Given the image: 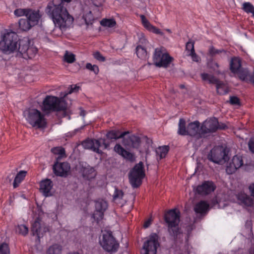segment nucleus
<instances>
[{"label": "nucleus", "mask_w": 254, "mask_h": 254, "mask_svg": "<svg viewBox=\"0 0 254 254\" xmlns=\"http://www.w3.org/2000/svg\"><path fill=\"white\" fill-rule=\"evenodd\" d=\"M62 2L61 0H52L48 3L46 8L48 15L52 18L55 25L61 29L69 26L74 20L66 8L61 5Z\"/></svg>", "instance_id": "obj_1"}, {"label": "nucleus", "mask_w": 254, "mask_h": 254, "mask_svg": "<svg viewBox=\"0 0 254 254\" xmlns=\"http://www.w3.org/2000/svg\"><path fill=\"white\" fill-rule=\"evenodd\" d=\"M67 104L64 97L59 98L53 96H47L42 102L41 109L48 115L53 112L65 111Z\"/></svg>", "instance_id": "obj_2"}, {"label": "nucleus", "mask_w": 254, "mask_h": 254, "mask_svg": "<svg viewBox=\"0 0 254 254\" xmlns=\"http://www.w3.org/2000/svg\"><path fill=\"white\" fill-rule=\"evenodd\" d=\"M181 213L177 209H172L166 211L164 219L168 227L170 235L176 240L178 235L180 233L179 223L180 222Z\"/></svg>", "instance_id": "obj_3"}, {"label": "nucleus", "mask_w": 254, "mask_h": 254, "mask_svg": "<svg viewBox=\"0 0 254 254\" xmlns=\"http://www.w3.org/2000/svg\"><path fill=\"white\" fill-rule=\"evenodd\" d=\"M27 122L33 127L44 129L47 127V119L45 118L46 115L39 110L34 108H28L23 112Z\"/></svg>", "instance_id": "obj_4"}, {"label": "nucleus", "mask_w": 254, "mask_h": 254, "mask_svg": "<svg viewBox=\"0 0 254 254\" xmlns=\"http://www.w3.org/2000/svg\"><path fill=\"white\" fill-rule=\"evenodd\" d=\"M18 41V36L16 32H7L2 36L0 49L4 52H13L17 49Z\"/></svg>", "instance_id": "obj_5"}, {"label": "nucleus", "mask_w": 254, "mask_h": 254, "mask_svg": "<svg viewBox=\"0 0 254 254\" xmlns=\"http://www.w3.org/2000/svg\"><path fill=\"white\" fill-rule=\"evenodd\" d=\"M145 173L143 163L141 161L135 164L128 174L129 183L133 188L139 187L145 177Z\"/></svg>", "instance_id": "obj_6"}, {"label": "nucleus", "mask_w": 254, "mask_h": 254, "mask_svg": "<svg viewBox=\"0 0 254 254\" xmlns=\"http://www.w3.org/2000/svg\"><path fill=\"white\" fill-rule=\"evenodd\" d=\"M164 51L165 49L163 47L157 48L155 49L153 55V64L157 67L167 68L174 61V58Z\"/></svg>", "instance_id": "obj_7"}, {"label": "nucleus", "mask_w": 254, "mask_h": 254, "mask_svg": "<svg viewBox=\"0 0 254 254\" xmlns=\"http://www.w3.org/2000/svg\"><path fill=\"white\" fill-rule=\"evenodd\" d=\"M207 158L215 163L223 164L229 159L228 151L226 147L222 146L214 147L208 153Z\"/></svg>", "instance_id": "obj_8"}, {"label": "nucleus", "mask_w": 254, "mask_h": 254, "mask_svg": "<svg viewBox=\"0 0 254 254\" xmlns=\"http://www.w3.org/2000/svg\"><path fill=\"white\" fill-rule=\"evenodd\" d=\"M99 243L105 251L111 253L116 252L119 246V243L113 236V233L111 231H105L104 232Z\"/></svg>", "instance_id": "obj_9"}, {"label": "nucleus", "mask_w": 254, "mask_h": 254, "mask_svg": "<svg viewBox=\"0 0 254 254\" xmlns=\"http://www.w3.org/2000/svg\"><path fill=\"white\" fill-rule=\"evenodd\" d=\"M82 145L85 149H90L98 154H102L103 151L99 148L103 147V149L108 148L110 146V142L102 138L98 139H88L83 141Z\"/></svg>", "instance_id": "obj_10"}, {"label": "nucleus", "mask_w": 254, "mask_h": 254, "mask_svg": "<svg viewBox=\"0 0 254 254\" xmlns=\"http://www.w3.org/2000/svg\"><path fill=\"white\" fill-rule=\"evenodd\" d=\"M44 214L42 210H40L39 216L35 220L31 226V233L33 236H36V241L37 243H40V239L42 238L45 233L49 231L47 227L45 226L40 217V214Z\"/></svg>", "instance_id": "obj_11"}, {"label": "nucleus", "mask_w": 254, "mask_h": 254, "mask_svg": "<svg viewBox=\"0 0 254 254\" xmlns=\"http://www.w3.org/2000/svg\"><path fill=\"white\" fill-rule=\"evenodd\" d=\"M159 246L158 236L156 233L151 234L144 242L142 254H156L157 249Z\"/></svg>", "instance_id": "obj_12"}, {"label": "nucleus", "mask_w": 254, "mask_h": 254, "mask_svg": "<svg viewBox=\"0 0 254 254\" xmlns=\"http://www.w3.org/2000/svg\"><path fill=\"white\" fill-rule=\"evenodd\" d=\"M53 169L57 176L66 177L70 171V166L67 162H59L56 160L53 165Z\"/></svg>", "instance_id": "obj_13"}, {"label": "nucleus", "mask_w": 254, "mask_h": 254, "mask_svg": "<svg viewBox=\"0 0 254 254\" xmlns=\"http://www.w3.org/2000/svg\"><path fill=\"white\" fill-rule=\"evenodd\" d=\"M215 189L216 186L213 182L205 181L196 187L195 191L198 194L206 195L214 191Z\"/></svg>", "instance_id": "obj_14"}, {"label": "nucleus", "mask_w": 254, "mask_h": 254, "mask_svg": "<svg viewBox=\"0 0 254 254\" xmlns=\"http://www.w3.org/2000/svg\"><path fill=\"white\" fill-rule=\"evenodd\" d=\"M244 164L242 157L235 155L231 161L227 164L226 171L228 174H232Z\"/></svg>", "instance_id": "obj_15"}, {"label": "nucleus", "mask_w": 254, "mask_h": 254, "mask_svg": "<svg viewBox=\"0 0 254 254\" xmlns=\"http://www.w3.org/2000/svg\"><path fill=\"white\" fill-rule=\"evenodd\" d=\"M53 187V183L50 179H46L40 182V191L46 197L52 195L51 190Z\"/></svg>", "instance_id": "obj_16"}, {"label": "nucleus", "mask_w": 254, "mask_h": 254, "mask_svg": "<svg viewBox=\"0 0 254 254\" xmlns=\"http://www.w3.org/2000/svg\"><path fill=\"white\" fill-rule=\"evenodd\" d=\"M123 143L133 148L138 149L141 143L140 138L135 135H131L127 138H123Z\"/></svg>", "instance_id": "obj_17"}, {"label": "nucleus", "mask_w": 254, "mask_h": 254, "mask_svg": "<svg viewBox=\"0 0 254 254\" xmlns=\"http://www.w3.org/2000/svg\"><path fill=\"white\" fill-rule=\"evenodd\" d=\"M128 133V131L121 132L119 130H111L107 132L106 135V138L105 139L109 141L110 144L112 142L118 139L124 138L125 135Z\"/></svg>", "instance_id": "obj_18"}, {"label": "nucleus", "mask_w": 254, "mask_h": 254, "mask_svg": "<svg viewBox=\"0 0 254 254\" xmlns=\"http://www.w3.org/2000/svg\"><path fill=\"white\" fill-rule=\"evenodd\" d=\"M80 172L82 177L87 180L94 179L96 176V172L94 168L89 165L87 166H82Z\"/></svg>", "instance_id": "obj_19"}, {"label": "nucleus", "mask_w": 254, "mask_h": 254, "mask_svg": "<svg viewBox=\"0 0 254 254\" xmlns=\"http://www.w3.org/2000/svg\"><path fill=\"white\" fill-rule=\"evenodd\" d=\"M140 17L143 26L147 30L156 34H158L162 36H164V33L162 32L160 29L152 25L146 19V17L144 15H141Z\"/></svg>", "instance_id": "obj_20"}, {"label": "nucleus", "mask_w": 254, "mask_h": 254, "mask_svg": "<svg viewBox=\"0 0 254 254\" xmlns=\"http://www.w3.org/2000/svg\"><path fill=\"white\" fill-rule=\"evenodd\" d=\"M26 18L34 26L36 25L41 18V15L40 14L39 10L29 8L26 14Z\"/></svg>", "instance_id": "obj_21"}, {"label": "nucleus", "mask_w": 254, "mask_h": 254, "mask_svg": "<svg viewBox=\"0 0 254 254\" xmlns=\"http://www.w3.org/2000/svg\"><path fill=\"white\" fill-rule=\"evenodd\" d=\"M237 198L242 205L248 207H252L254 205L253 198L245 193H239L237 195Z\"/></svg>", "instance_id": "obj_22"}, {"label": "nucleus", "mask_w": 254, "mask_h": 254, "mask_svg": "<svg viewBox=\"0 0 254 254\" xmlns=\"http://www.w3.org/2000/svg\"><path fill=\"white\" fill-rule=\"evenodd\" d=\"M199 126L200 123L197 121L189 123L188 125L187 135L192 137L197 136L198 137V130Z\"/></svg>", "instance_id": "obj_23"}, {"label": "nucleus", "mask_w": 254, "mask_h": 254, "mask_svg": "<svg viewBox=\"0 0 254 254\" xmlns=\"http://www.w3.org/2000/svg\"><path fill=\"white\" fill-rule=\"evenodd\" d=\"M209 204L204 200H201L196 203L194 207V211L196 213L200 214L201 215H205L208 209Z\"/></svg>", "instance_id": "obj_24"}, {"label": "nucleus", "mask_w": 254, "mask_h": 254, "mask_svg": "<svg viewBox=\"0 0 254 254\" xmlns=\"http://www.w3.org/2000/svg\"><path fill=\"white\" fill-rule=\"evenodd\" d=\"M242 67L241 60L239 57H233L230 63V69L233 73H236Z\"/></svg>", "instance_id": "obj_25"}, {"label": "nucleus", "mask_w": 254, "mask_h": 254, "mask_svg": "<svg viewBox=\"0 0 254 254\" xmlns=\"http://www.w3.org/2000/svg\"><path fill=\"white\" fill-rule=\"evenodd\" d=\"M19 29L21 31H27L34 26L27 18H21L18 21Z\"/></svg>", "instance_id": "obj_26"}, {"label": "nucleus", "mask_w": 254, "mask_h": 254, "mask_svg": "<svg viewBox=\"0 0 254 254\" xmlns=\"http://www.w3.org/2000/svg\"><path fill=\"white\" fill-rule=\"evenodd\" d=\"M211 132H215L217 130V125H218V119L213 117L204 122Z\"/></svg>", "instance_id": "obj_27"}, {"label": "nucleus", "mask_w": 254, "mask_h": 254, "mask_svg": "<svg viewBox=\"0 0 254 254\" xmlns=\"http://www.w3.org/2000/svg\"><path fill=\"white\" fill-rule=\"evenodd\" d=\"M240 79L242 81H246L247 82H250V78L251 74L247 68H244L241 67L238 72H236Z\"/></svg>", "instance_id": "obj_28"}, {"label": "nucleus", "mask_w": 254, "mask_h": 254, "mask_svg": "<svg viewBox=\"0 0 254 254\" xmlns=\"http://www.w3.org/2000/svg\"><path fill=\"white\" fill-rule=\"evenodd\" d=\"M178 134L182 135L185 136L187 135L188 134V126L186 127V120L181 118L179 120V125H178Z\"/></svg>", "instance_id": "obj_29"}, {"label": "nucleus", "mask_w": 254, "mask_h": 254, "mask_svg": "<svg viewBox=\"0 0 254 254\" xmlns=\"http://www.w3.org/2000/svg\"><path fill=\"white\" fill-rule=\"evenodd\" d=\"M200 76L203 81H208L210 84H216V86L219 83L220 80L215 77L213 75H210L206 73H202Z\"/></svg>", "instance_id": "obj_30"}, {"label": "nucleus", "mask_w": 254, "mask_h": 254, "mask_svg": "<svg viewBox=\"0 0 254 254\" xmlns=\"http://www.w3.org/2000/svg\"><path fill=\"white\" fill-rule=\"evenodd\" d=\"M26 173L27 172L25 171H20L17 174L13 183V186L14 188H16L19 186V184L25 177Z\"/></svg>", "instance_id": "obj_31"}, {"label": "nucleus", "mask_w": 254, "mask_h": 254, "mask_svg": "<svg viewBox=\"0 0 254 254\" xmlns=\"http://www.w3.org/2000/svg\"><path fill=\"white\" fill-rule=\"evenodd\" d=\"M95 210L104 212L108 207L107 202L103 199H98L95 201Z\"/></svg>", "instance_id": "obj_32"}, {"label": "nucleus", "mask_w": 254, "mask_h": 254, "mask_svg": "<svg viewBox=\"0 0 254 254\" xmlns=\"http://www.w3.org/2000/svg\"><path fill=\"white\" fill-rule=\"evenodd\" d=\"M137 57L142 60H145L149 58L146 49L141 45H138L135 49Z\"/></svg>", "instance_id": "obj_33"}, {"label": "nucleus", "mask_w": 254, "mask_h": 254, "mask_svg": "<svg viewBox=\"0 0 254 254\" xmlns=\"http://www.w3.org/2000/svg\"><path fill=\"white\" fill-rule=\"evenodd\" d=\"M216 87L217 93L219 95L227 94L229 91L228 87L222 81L219 82Z\"/></svg>", "instance_id": "obj_34"}, {"label": "nucleus", "mask_w": 254, "mask_h": 254, "mask_svg": "<svg viewBox=\"0 0 254 254\" xmlns=\"http://www.w3.org/2000/svg\"><path fill=\"white\" fill-rule=\"evenodd\" d=\"M169 146L168 145H164L159 146L156 149L157 155L159 156L160 159L165 158L169 151Z\"/></svg>", "instance_id": "obj_35"}, {"label": "nucleus", "mask_w": 254, "mask_h": 254, "mask_svg": "<svg viewBox=\"0 0 254 254\" xmlns=\"http://www.w3.org/2000/svg\"><path fill=\"white\" fill-rule=\"evenodd\" d=\"M124 195V192L122 190H119L117 188H115V191L113 195V201L117 204L121 203Z\"/></svg>", "instance_id": "obj_36"}, {"label": "nucleus", "mask_w": 254, "mask_h": 254, "mask_svg": "<svg viewBox=\"0 0 254 254\" xmlns=\"http://www.w3.org/2000/svg\"><path fill=\"white\" fill-rule=\"evenodd\" d=\"M62 251V246L59 244H55L49 248L47 253V254H61Z\"/></svg>", "instance_id": "obj_37"}, {"label": "nucleus", "mask_w": 254, "mask_h": 254, "mask_svg": "<svg viewBox=\"0 0 254 254\" xmlns=\"http://www.w3.org/2000/svg\"><path fill=\"white\" fill-rule=\"evenodd\" d=\"M51 151L54 154L60 155V156L57 158V160L63 156H65V149L62 146L53 147Z\"/></svg>", "instance_id": "obj_38"}, {"label": "nucleus", "mask_w": 254, "mask_h": 254, "mask_svg": "<svg viewBox=\"0 0 254 254\" xmlns=\"http://www.w3.org/2000/svg\"><path fill=\"white\" fill-rule=\"evenodd\" d=\"M18 51L21 54L27 53H28V51L30 50L29 46L27 44H24L23 41H19L18 44V48L17 47Z\"/></svg>", "instance_id": "obj_39"}, {"label": "nucleus", "mask_w": 254, "mask_h": 254, "mask_svg": "<svg viewBox=\"0 0 254 254\" xmlns=\"http://www.w3.org/2000/svg\"><path fill=\"white\" fill-rule=\"evenodd\" d=\"M16 232L19 234L25 236L28 234L29 229L25 225H18L16 228Z\"/></svg>", "instance_id": "obj_40"}, {"label": "nucleus", "mask_w": 254, "mask_h": 254, "mask_svg": "<svg viewBox=\"0 0 254 254\" xmlns=\"http://www.w3.org/2000/svg\"><path fill=\"white\" fill-rule=\"evenodd\" d=\"M83 18L84 19L85 23L87 25H91L94 21V16L91 11L83 15Z\"/></svg>", "instance_id": "obj_41"}, {"label": "nucleus", "mask_w": 254, "mask_h": 254, "mask_svg": "<svg viewBox=\"0 0 254 254\" xmlns=\"http://www.w3.org/2000/svg\"><path fill=\"white\" fill-rule=\"evenodd\" d=\"M101 24L104 26L112 28L116 26V22L114 19H104L101 21Z\"/></svg>", "instance_id": "obj_42"}, {"label": "nucleus", "mask_w": 254, "mask_h": 254, "mask_svg": "<svg viewBox=\"0 0 254 254\" xmlns=\"http://www.w3.org/2000/svg\"><path fill=\"white\" fill-rule=\"evenodd\" d=\"M206 125L204 122L202 123L198 133V137H201L202 136H204L208 133H211V131Z\"/></svg>", "instance_id": "obj_43"}, {"label": "nucleus", "mask_w": 254, "mask_h": 254, "mask_svg": "<svg viewBox=\"0 0 254 254\" xmlns=\"http://www.w3.org/2000/svg\"><path fill=\"white\" fill-rule=\"evenodd\" d=\"M209 55L211 57H214L215 56L216 54H219L220 53H226V51L222 49H220V50H217V49H216L213 46H211L210 47L209 49Z\"/></svg>", "instance_id": "obj_44"}, {"label": "nucleus", "mask_w": 254, "mask_h": 254, "mask_svg": "<svg viewBox=\"0 0 254 254\" xmlns=\"http://www.w3.org/2000/svg\"><path fill=\"white\" fill-rule=\"evenodd\" d=\"M64 61L67 63H73L75 61V55L72 53H68L66 51L64 55Z\"/></svg>", "instance_id": "obj_45"}, {"label": "nucleus", "mask_w": 254, "mask_h": 254, "mask_svg": "<svg viewBox=\"0 0 254 254\" xmlns=\"http://www.w3.org/2000/svg\"><path fill=\"white\" fill-rule=\"evenodd\" d=\"M104 213L100 211L95 210L94 213L93 214V218L96 221L97 224L103 219Z\"/></svg>", "instance_id": "obj_46"}, {"label": "nucleus", "mask_w": 254, "mask_h": 254, "mask_svg": "<svg viewBox=\"0 0 254 254\" xmlns=\"http://www.w3.org/2000/svg\"><path fill=\"white\" fill-rule=\"evenodd\" d=\"M29 8H17L14 11V14L17 17L26 16L27 12L28 11Z\"/></svg>", "instance_id": "obj_47"}, {"label": "nucleus", "mask_w": 254, "mask_h": 254, "mask_svg": "<svg viewBox=\"0 0 254 254\" xmlns=\"http://www.w3.org/2000/svg\"><path fill=\"white\" fill-rule=\"evenodd\" d=\"M86 68L87 69L93 71L96 75L98 74L99 72V67L96 64L92 65L90 63H87L86 64Z\"/></svg>", "instance_id": "obj_48"}, {"label": "nucleus", "mask_w": 254, "mask_h": 254, "mask_svg": "<svg viewBox=\"0 0 254 254\" xmlns=\"http://www.w3.org/2000/svg\"><path fill=\"white\" fill-rule=\"evenodd\" d=\"M243 6V9L247 13H252L254 10V7L250 2H244Z\"/></svg>", "instance_id": "obj_49"}, {"label": "nucleus", "mask_w": 254, "mask_h": 254, "mask_svg": "<svg viewBox=\"0 0 254 254\" xmlns=\"http://www.w3.org/2000/svg\"><path fill=\"white\" fill-rule=\"evenodd\" d=\"M227 103H229L232 105H238L241 106V101L240 99L235 96H230V100L229 101H227Z\"/></svg>", "instance_id": "obj_50"}, {"label": "nucleus", "mask_w": 254, "mask_h": 254, "mask_svg": "<svg viewBox=\"0 0 254 254\" xmlns=\"http://www.w3.org/2000/svg\"><path fill=\"white\" fill-rule=\"evenodd\" d=\"M208 66L210 68L213 69V70L217 74H220V72L218 70L219 65L216 62H215L213 61H210L208 64Z\"/></svg>", "instance_id": "obj_51"}, {"label": "nucleus", "mask_w": 254, "mask_h": 254, "mask_svg": "<svg viewBox=\"0 0 254 254\" xmlns=\"http://www.w3.org/2000/svg\"><path fill=\"white\" fill-rule=\"evenodd\" d=\"M9 248L8 244L3 243L0 246V254H9Z\"/></svg>", "instance_id": "obj_52"}, {"label": "nucleus", "mask_w": 254, "mask_h": 254, "mask_svg": "<svg viewBox=\"0 0 254 254\" xmlns=\"http://www.w3.org/2000/svg\"><path fill=\"white\" fill-rule=\"evenodd\" d=\"M122 156L131 162H133L135 160L133 154L126 150H125Z\"/></svg>", "instance_id": "obj_53"}, {"label": "nucleus", "mask_w": 254, "mask_h": 254, "mask_svg": "<svg viewBox=\"0 0 254 254\" xmlns=\"http://www.w3.org/2000/svg\"><path fill=\"white\" fill-rule=\"evenodd\" d=\"M194 42L192 41H189L186 43V49L189 53H192L195 51L194 49Z\"/></svg>", "instance_id": "obj_54"}, {"label": "nucleus", "mask_w": 254, "mask_h": 254, "mask_svg": "<svg viewBox=\"0 0 254 254\" xmlns=\"http://www.w3.org/2000/svg\"><path fill=\"white\" fill-rule=\"evenodd\" d=\"M114 150L116 153L122 156L125 149L120 144H117L114 147Z\"/></svg>", "instance_id": "obj_55"}, {"label": "nucleus", "mask_w": 254, "mask_h": 254, "mask_svg": "<svg viewBox=\"0 0 254 254\" xmlns=\"http://www.w3.org/2000/svg\"><path fill=\"white\" fill-rule=\"evenodd\" d=\"M93 57L96 60L100 62H104L106 60L105 58L101 55L100 52L98 51H97L93 54Z\"/></svg>", "instance_id": "obj_56"}, {"label": "nucleus", "mask_w": 254, "mask_h": 254, "mask_svg": "<svg viewBox=\"0 0 254 254\" xmlns=\"http://www.w3.org/2000/svg\"><path fill=\"white\" fill-rule=\"evenodd\" d=\"M79 89V87L76 85H75L74 87H72V85L70 86V89L68 93H66L63 97H65L67 94H71L73 92H77L78 91Z\"/></svg>", "instance_id": "obj_57"}, {"label": "nucleus", "mask_w": 254, "mask_h": 254, "mask_svg": "<svg viewBox=\"0 0 254 254\" xmlns=\"http://www.w3.org/2000/svg\"><path fill=\"white\" fill-rule=\"evenodd\" d=\"M217 130H225L228 128V126L224 123H219L218 121V125H217Z\"/></svg>", "instance_id": "obj_58"}, {"label": "nucleus", "mask_w": 254, "mask_h": 254, "mask_svg": "<svg viewBox=\"0 0 254 254\" xmlns=\"http://www.w3.org/2000/svg\"><path fill=\"white\" fill-rule=\"evenodd\" d=\"M248 146L250 150L254 153V138H252L249 140Z\"/></svg>", "instance_id": "obj_59"}, {"label": "nucleus", "mask_w": 254, "mask_h": 254, "mask_svg": "<svg viewBox=\"0 0 254 254\" xmlns=\"http://www.w3.org/2000/svg\"><path fill=\"white\" fill-rule=\"evenodd\" d=\"M188 55L191 57L192 59V60L193 61H194V62H198V61L199 57L196 54V53H195V51L194 52H192V53H189L188 54Z\"/></svg>", "instance_id": "obj_60"}, {"label": "nucleus", "mask_w": 254, "mask_h": 254, "mask_svg": "<svg viewBox=\"0 0 254 254\" xmlns=\"http://www.w3.org/2000/svg\"><path fill=\"white\" fill-rule=\"evenodd\" d=\"M91 1L95 6L99 7L102 5L103 0H91Z\"/></svg>", "instance_id": "obj_61"}, {"label": "nucleus", "mask_w": 254, "mask_h": 254, "mask_svg": "<svg viewBox=\"0 0 254 254\" xmlns=\"http://www.w3.org/2000/svg\"><path fill=\"white\" fill-rule=\"evenodd\" d=\"M246 227L250 230L251 232L252 231V223L251 221H247L246 223Z\"/></svg>", "instance_id": "obj_62"}, {"label": "nucleus", "mask_w": 254, "mask_h": 254, "mask_svg": "<svg viewBox=\"0 0 254 254\" xmlns=\"http://www.w3.org/2000/svg\"><path fill=\"white\" fill-rule=\"evenodd\" d=\"M151 219H148V220H147L143 224V227L144 228H148L151 224Z\"/></svg>", "instance_id": "obj_63"}, {"label": "nucleus", "mask_w": 254, "mask_h": 254, "mask_svg": "<svg viewBox=\"0 0 254 254\" xmlns=\"http://www.w3.org/2000/svg\"><path fill=\"white\" fill-rule=\"evenodd\" d=\"M249 189L251 191V195L254 196V183L251 184L249 186Z\"/></svg>", "instance_id": "obj_64"}]
</instances>
